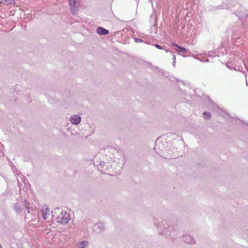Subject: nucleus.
<instances>
[{"mask_svg": "<svg viewBox=\"0 0 248 248\" xmlns=\"http://www.w3.org/2000/svg\"><path fill=\"white\" fill-rule=\"evenodd\" d=\"M154 223L156 227L157 231L160 234L166 235L168 232L173 231L175 229L174 225H170V222L166 219L159 221L157 219H154Z\"/></svg>", "mask_w": 248, "mask_h": 248, "instance_id": "f257e3e1", "label": "nucleus"}, {"mask_svg": "<svg viewBox=\"0 0 248 248\" xmlns=\"http://www.w3.org/2000/svg\"><path fill=\"white\" fill-rule=\"evenodd\" d=\"M103 156L102 155H97L94 156L93 160L94 165L97 167L98 170L105 173V171H107V167L105 162L100 158V156Z\"/></svg>", "mask_w": 248, "mask_h": 248, "instance_id": "f03ea898", "label": "nucleus"}, {"mask_svg": "<svg viewBox=\"0 0 248 248\" xmlns=\"http://www.w3.org/2000/svg\"><path fill=\"white\" fill-rule=\"evenodd\" d=\"M57 222L61 224H66L69 220V215L65 211H62L56 218Z\"/></svg>", "mask_w": 248, "mask_h": 248, "instance_id": "7ed1b4c3", "label": "nucleus"}, {"mask_svg": "<svg viewBox=\"0 0 248 248\" xmlns=\"http://www.w3.org/2000/svg\"><path fill=\"white\" fill-rule=\"evenodd\" d=\"M79 1V0H69V3L70 6L71 11L74 15L78 14V4Z\"/></svg>", "mask_w": 248, "mask_h": 248, "instance_id": "20e7f679", "label": "nucleus"}, {"mask_svg": "<svg viewBox=\"0 0 248 248\" xmlns=\"http://www.w3.org/2000/svg\"><path fill=\"white\" fill-rule=\"evenodd\" d=\"M182 240L186 243L193 245L196 243V241L193 237L189 234H185L183 235Z\"/></svg>", "mask_w": 248, "mask_h": 248, "instance_id": "39448f33", "label": "nucleus"}, {"mask_svg": "<svg viewBox=\"0 0 248 248\" xmlns=\"http://www.w3.org/2000/svg\"><path fill=\"white\" fill-rule=\"evenodd\" d=\"M69 121L72 124L77 125L80 123L81 117L78 115H74L70 117Z\"/></svg>", "mask_w": 248, "mask_h": 248, "instance_id": "423d86ee", "label": "nucleus"}, {"mask_svg": "<svg viewBox=\"0 0 248 248\" xmlns=\"http://www.w3.org/2000/svg\"><path fill=\"white\" fill-rule=\"evenodd\" d=\"M42 216L44 219H46L47 218V214L49 213V210L47 208V206L46 205L44 204L42 206Z\"/></svg>", "mask_w": 248, "mask_h": 248, "instance_id": "0eeeda50", "label": "nucleus"}, {"mask_svg": "<svg viewBox=\"0 0 248 248\" xmlns=\"http://www.w3.org/2000/svg\"><path fill=\"white\" fill-rule=\"evenodd\" d=\"M96 32L100 35H107L108 33V31L102 27H99Z\"/></svg>", "mask_w": 248, "mask_h": 248, "instance_id": "6e6552de", "label": "nucleus"}, {"mask_svg": "<svg viewBox=\"0 0 248 248\" xmlns=\"http://www.w3.org/2000/svg\"><path fill=\"white\" fill-rule=\"evenodd\" d=\"M95 226L99 229V232H102L105 230V225L104 223L99 222L95 224Z\"/></svg>", "mask_w": 248, "mask_h": 248, "instance_id": "1a4fd4ad", "label": "nucleus"}, {"mask_svg": "<svg viewBox=\"0 0 248 248\" xmlns=\"http://www.w3.org/2000/svg\"><path fill=\"white\" fill-rule=\"evenodd\" d=\"M60 210L59 207L55 208L53 210H52L51 212V214L52 215V217H57L58 215H57L58 214H60Z\"/></svg>", "mask_w": 248, "mask_h": 248, "instance_id": "9d476101", "label": "nucleus"}, {"mask_svg": "<svg viewBox=\"0 0 248 248\" xmlns=\"http://www.w3.org/2000/svg\"><path fill=\"white\" fill-rule=\"evenodd\" d=\"M88 244V242L86 241H84L81 242H79L77 246L78 248H84L85 246Z\"/></svg>", "mask_w": 248, "mask_h": 248, "instance_id": "9b49d317", "label": "nucleus"}, {"mask_svg": "<svg viewBox=\"0 0 248 248\" xmlns=\"http://www.w3.org/2000/svg\"><path fill=\"white\" fill-rule=\"evenodd\" d=\"M178 49L177 51L179 53L185 54L187 52V49H186L185 47H183L181 46H177Z\"/></svg>", "mask_w": 248, "mask_h": 248, "instance_id": "f8f14e48", "label": "nucleus"}, {"mask_svg": "<svg viewBox=\"0 0 248 248\" xmlns=\"http://www.w3.org/2000/svg\"><path fill=\"white\" fill-rule=\"evenodd\" d=\"M14 1V0H0V3L6 5H9L12 4Z\"/></svg>", "mask_w": 248, "mask_h": 248, "instance_id": "ddd939ff", "label": "nucleus"}, {"mask_svg": "<svg viewBox=\"0 0 248 248\" xmlns=\"http://www.w3.org/2000/svg\"><path fill=\"white\" fill-rule=\"evenodd\" d=\"M25 206L27 209V212L28 213H30V203L28 201H27L26 200H25Z\"/></svg>", "mask_w": 248, "mask_h": 248, "instance_id": "4468645a", "label": "nucleus"}, {"mask_svg": "<svg viewBox=\"0 0 248 248\" xmlns=\"http://www.w3.org/2000/svg\"><path fill=\"white\" fill-rule=\"evenodd\" d=\"M203 117L205 119H209L211 117V113L209 112H204L203 113Z\"/></svg>", "mask_w": 248, "mask_h": 248, "instance_id": "2eb2a0df", "label": "nucleus"}, {"mask_svg": "<svg viewBox=\"0 0 248 248\" xmlns=\"http://www.w3.org/2000/svg\"><path fill=\"white\" fill-rule=\"evenodd\" d=\"M20 207L18 203H16L14 205V209L16 211L20 210Z\"/></svg>", "mask_w": 248, "mask_h": 248, "instance_id": "dca6fc26", "label": "nucleus"}, {"mask_svg": "<svg viewBox=\"0 0 248 248\" xmlns=\"http://www.w3.org/2000/svg\"><path fill=\"white\" fill-rule=\"evenodd\" d=\"M134 40L135 42L136 43L143 42V40H142L140 38H134Z\"/></svg>", "mask_w": 248, "mask_h": 248, "instance_id": "f3484780", "label": "nucleus"}, {"mask_svg": "<svg viewBox=\"0 0 248 248\" xmlns=\"http://www.w3.org/2000/svg\"><path fill=\"white\" fill-rule=\"evenodd\" d=\"M155 46L156 48H158V49H163L162 46H160V45H158V44H155Z\"/></svg>", "mask_w": 248, "mask_h": 248, "instance_id": "a211bd4d", "label": "nucleus"}, {"mask_svg": "<svg viewBox=\"0 0 248 248\" xmlns=\"http://www.w3.org/2000/svg\"><path fill=\"white\" fill-rule=\"evenodd\" d=\"M172 46H176L177 47V46H179L178 45H177L176 43H172Z\"/></svg>", "mask_w": 248, "mask_h": 248, "instance_id": "6ab92c4d", "label": "nucleus"}, {"mask_svg": "<svg viewBox=\"0 0 248 248\" xmlns=\"http://www.w3.org/2000/svg\"><path fill=\"white\" fill-rule=\"evenodd\" d=\"M172 60L174 61H175V55H173L172 56Z\"/></svg>", "mask_w": 248, "mask_h": 248, "instance_id": "aec40b11", "label": "nucleus"}, {"mask_svg": "<svg viewBox=\"0 0 248 248\" xmlns=\"http://www.w3.org/2000/svg\"><path fill=\"white\" fill-rule=\"evenodd\" d=\"M175 61H173V65L174 66V64H175Z\"/></svg>", "mask_w": 248, "mask_h": 248, "instance_id": "412c9836", "label": "nucleus"}, {"mask_svg": "<svg viewBox=\"0 0 248 248\" xmlns=\"http://www.w3.org/2000/svg\"><path fill=\"white\" fill-rule=\"evenodd\" d=\"M124 161H123V164H124Z\"/></svg>", "mask_w": 248, "mask_h": 248, "instance_id": "4be33fe9", "label": "nucleus"}]
</instances>
